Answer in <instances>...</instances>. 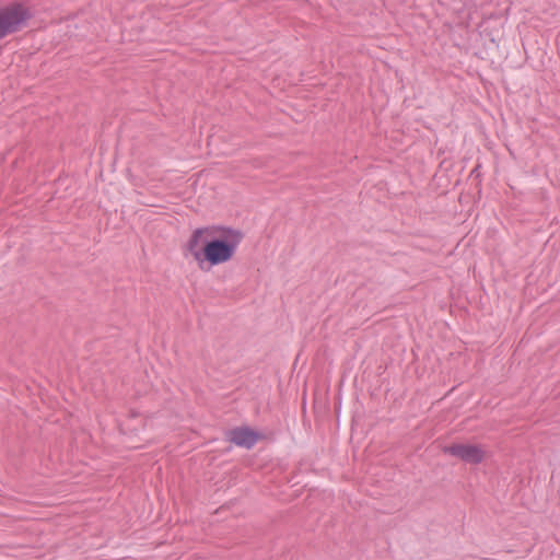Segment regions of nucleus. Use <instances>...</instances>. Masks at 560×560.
<instances>
[{
  "instance_id": "f257e3e1",
  "label": "nucleus",
  "mask_w": 560,
  "mask_h": 560,
  "mask_svg": "<svg viewBox=\"0 0 560 560\" xmlns=\"http://www.w3.org/2000/svg\"><path fill=\"white\" fill-rule=\"evenodd\" d=\"M243 234L231 226L212 224L192 231L185 250L200 270L230 262L236 255Z\"/></svg>"
},
{
  "instance_id": "f03ea898",
  "label": "nucleus",
  "mask_w": 560,
  "mask_h": 560,
  "mask_svg": "<svg viewBox=\"0 0 560 560\" xmlns=\"http://www.w3.org/2000/svg\"><path fill=\"white\" fill-rule=\"evenodd\" d=\"M30 18L27 9L20 3L0 8V38L18 32Z\"/></svg>"
},
{
  "instance_id": "7ed1b4c3",
  "label": "nucleus",
  "mask_w": 560,
  "mask_h": 560,
  "mask_svg": "<svg viewBox=\"0 0 560 560\" xmlns=\"http://www.w3.org/2000/svg\"><path fill=\"white\" fill-rule=\"evenodd\" d=\"M443 452L468 464H480L488 457L485 446L471 443H454L445 446Z\"/></svg>"
},
{
  "instance_id": "20e7f679",
  "label": "nucleus",
  "mask_w": 560,
  "mask_h": 560,
  "mask_svg": "<svg viewBox=\"0 0 560 560\" xmlns=\"http://www.w3.org/2000/svg\"><path fill=\"white\" fill-rule=\"evenodd\" d=\"M259 434L248 428H238L230 432V440L243 447H252L259 440Z\"/></svg>"
}]
</instances>
